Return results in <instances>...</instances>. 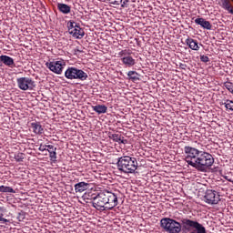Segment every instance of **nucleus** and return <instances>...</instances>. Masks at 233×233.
<instances>
[{
  "label": "nucleus",
  "instance_id": "7",
  "mask_svg": "<svg viewBox=\"0 0 233 233\" xmlns=\"http://www.w3.org/2000/svg\"><path fill=\"white\" fill-rule=\"evenodd\" d=\"M46 66L51 71L54 72V74H62L63 73V68L66 66V63L65 60L60 59V60H53L51 62L46 63Z\"/></svg>",
  "mask_w": 233,
  "mask_h": 233
},
{
  "label": "nucleus",
  "instance_id": "17",
  "mask_svg": "<svg viewBox=\"0 0 233 233\" xmlns=\"http://www.w3.org/2000/svg\"><path fill=\"white\" fill-rule=\"evenodd\" d=\"M56 6H57V10H59L61 14H65V15L70 14L72 10V7L70 5L63 3H58Z\"/></svg>",
  "mask_w": 233,
  "mask_h": 233
},
{
  "label": "nucleus",
  "instance_id": "25",
  "mask_svg": "<svg viewBox=\"0 0 233 233\" xmlns=\"http://www.w3.org/2000/svg\"><path fill=\"white\" fill-rule=\"evenodd\" d=\"M224 105H225L227 110H231V112H233V101L232 100H226Z\"/></svg>",
  "mask_w": 233,
  "mask_h": 233
},
{
  "label": "nucleus",
  "instance_id": "22",
  "mask_svg": "<svg viewBox=\"0 0 233 233\" xmlns=\"http://www.w3.org/2000/svg\"><path fill=\"white\" fill-rule=\"evenodd\" d=\"M48 152L51 161H53V163H56V161H57V153L56 152V150H48Z\"/></svg>",
  "mask_w": 233,
  "mask_h": 233
},
{
  "label": "nucleus",
  "instance_id": "8",
  "mask_svg": "<svg viewBox=\"0 0 233 233\" xmlns=\"http://www.w3.org/2000/svg\"><path fill=\"white\" fill-rule=\"evenodd\" d=\"M17 86L20 90H32L35 88V82L30 77H20L16 79Z\"/></svg>",
  "mask_w": 233,
  "mask_h": 233
},
{
  "label": "nucleus",
  "instance_id": "1",
  "mask_svg": "<svg viewBox=\"0 0 233 233\" xmlns=\"http://www.w3.org/2000/svg\"><path fill=\"white\" fill-rule=\"evenodd\" d=\"M186 154V163L196 168L198 172H208L214 165V157L206 151H200L198 148L186 146L184 147Z\"/></svg>",
  "mask_w": 233,
  "mask_h": 233
},
{
  "label": "nucleus",
  "instance_id": "2",
  "mask_svg": "<svg viewBox=\"0 0 233 233\" xmlns=\"http://www.w3.org/2000/svg\"><path fill=\"white\" fill-rule=\"evenodd\" d=\"M117 195L110 191H102L93 197V207L96 210H112L117 207Z\"/></svg>",
  "mask_w": 233,
  "mask_h": 233
},
{
  "label": "nucleus",
  "instance_id": "11",
  "mask_svg": "<svg viewBox=\"0 0 233 233\" xmlns=\"http://www.w3.org/2000/svg\"><path fill=\"white\" fill-rule=\"evenodd\" d=\"M195 23L201 26V28H204V30H212V24L203 17L196 18Z\"/></svg>",
  "mask_w": 233,
  "mask_h": 233
},
{
  "label": "nucleus",
  "instance_id": "16",
  "mask_svg": "<svg viewBox=\"0 0 233 233\" xmlns=\"http://www.w3.org/2000/svg\"><path fill=\"white\" fill-rule=\"evenodd\" d=\"M233 0H221V6L224 10H227L229 14L233 15Z\"/></svg>",
  "mask_w": 233,
  "mask_h": 233
},
{
  "label": "nucleus",
  "instance_id": "15",
  "mask_svg": "<svg viewBox=\"0 0 233 233\" xmlns=\"http://www.w3.org/2000/svg\"><path fill=\"white\" fill-rule=\"evenodd\" d=\"M90 188V184L86 182H79L75 185V191L79 194L85 192V190H88Z\"/></svg>",
  "mask_w": 233,
  "mask_h": 233
},
{
  "label": "nucleus",
  "instance_id": "33",
  "mask_svg": "<svg viewBox=\"0 0 233 233\" xmlns=\"http://www.w3.org/2000/svg\"><path fill=\"white\" fill-rule=\"evenodd\" d=\"M38 150H40V152H45V150H46V146L41 145V146L39 147Z\"/></svg>",
  "mask_w": 233,
  "mask_h": 233
},
{
  "label": "nucleus",
  "instance_id": "5",
  "mask_svg": "<svg viewBox=\"0 0 233 233\" xmlns=\"http://www.w3.org/2000/svg\"><path fill=\"white\" fill-rule=\"evenodd\" d=\"M65 77L70 80L77 79L78 81H86V79H88V74L82 69L70 66L66 70Z\"/></svg>",
  "mask_w": 233,
  "mask_h": 233
},
{
  "label": "nucleus",
  "instance_id": "19",
  "mask_svg": "<svg viewBox=\"0 0 233 233\" xmlns=\"http://www.w3.org/2000/svg\"><path fill=\"white\" fill-rule=\"evenodd\" d=\"M92 108L96 114H106V110H108V107L105 105L93 106Z\"/></svg>",
  "mask_w": 233,
  "mask_h": 233
},
{
  "label": "nucleus",
  "instance_id": "3",
  "mask_svg": "<svg viewBox=\"0 0 233 233\" xmlns=\"http://www.w3.org/2000/svg\"><path fill=\"white\" fill-rule=\"evenodd\" d=\"M116 167L124 174H134L137 170V159L128 156L120 157L117 159Z\"/></svg>",
  "mask_w": 233,
  "mask_h": 233
},
{
  "label": "nucleus",
  "instance_id": "6",
  "mask_svg": "<svg viewBox=\"0 0 233 233\" xmlns=\"http://www.w3.org/2000/svg\"><path fill=\"white\" fill-rule=\"evenodd\" d=\"M118 57H121V61L125 66L128 68L134 66L136 65V59L132 57V50L130 49H124L118 53Z\"/></svg>",
  "mask_w": 233,
  "mask_h": 233
},
{
  "label": "nucleus",
  "instance_id": "20",
  "mask_svg": "<svg viewBox=\"0 0 233 233\" xmlns=\"http://www.w3.org/2000/svg\"><path fill=\"white\" fill-rule=\"evenodd\" d=\"M138 74L136 71H129L127 73V76L131 81H139V77H137Z\"/></svg>",
  "mask_w": 233,
  "mask_h": 233
},
{
  "label": "nucleus",
  "instance_id": "18",
  "mask_svg": "<svg viewBox=\"0 0 233 233\" xmlns=\"http://www.w3.org/2000/svg\"><path fill=\"white\" fill-rule=\"evenodd\" d=\"M186 45L191 49V50H199V45L198 43V40H195L193 38L188 37L186 40Z\"/></svg>",
  "mask_w": 233,
  "mask_h": 233
},
{
  "label": "nucleus",
  "instance_id": "30",
  "mask_svg": "<svg viewBox=\"0 0 233 233\" xmlns=\"http://www.w3.org/2000/svg\"><path fill=\"white\" fill-rule=\"evenodd\" d=\"M118 143H122V145H127L128 143V140L125 139V137H120V140Z\"/></svg>",
  "mask_w": 233,
  "mask_h": 233
},
{
  "label": "nucleus",
  "instance_id": "14",
  "mask_svg": "<svg viewBox=\"0 0 233 233\" xmlns=\"http://www.w3.org/2000/svg\"><path fill=\"white\" fill-rule=\"evenodd\" d=\"M31 128L34 134H36L37 136H41L42 134H45V128H43V126H41L40 122L31 123Z\"/></svg>",
  "mask_w": 233,
  "mask_h": 233
},
{
  "label": "nucleus",
  "instance_id": "12",
  "mask_svg": "<svg viewBox=\"0 0 233 233\" xmlns=\"http://www.w3.org/2000/svg\"><path fill=\"white\" fill-rule=\"evenodd\" d=\"M0 63H3L5 66H8L9 68H14V66H15V62H14V58L6 55H2L0 56Z\"/></svg>",
  "mask_w": 233,
  "mask_h": 233
},
{
  "label": "nucleus",
  "instance_id": "26",
  "mask_svg": "<svg viewBox=\"0 0 233 233\" xmlns=\"http://www.w3.org/2000/svg\"><path fill=\"white\" fill-rule=\"evenodd\" d=\"M15 159L17 163H21V161H23V159H25V154L18 153L17 155L15 156Z\"/></svg>",
  "mask_w": 233,
  "mask_h": 233
},
{
  "label": "nucleus",
  "instance_id": "4",
  "mask_svg": "<svg viewBox=\"0 0 233 233\" xmlns=\"http://www.w3.org/2000/svg\"><path fill=\"white\" fill-rule=\"evenodd\" d=\"M160 227L167 233H181L182 230L181 222L170 218H162L160 220Z\"/></svg>",
  "mask_w": 233,
  "mask_h": 233
},
{
  "label": "nucleus",
  "instance_id": "9",
  "mask_svg": "<svg viewBox=\"0 0 233 233\" xmlns=\"http://www.w3.org/2000/svg\"><path fill=\"white\" fill-rule=\"evenodd\" d=\"M204 198L209 205H218L219 203V194L216 190L208 189Z\"/></svg>",
  "mask_w": 233,
  "mask_h": 233
},
{
  "label": "nucleus",
  "instance_id": "32",
  "mask_svg": "<svg viewBox=\"0 0 233 233\" xmlns=\"http://www.w3.org/2000/svg\"><path fill=\"white\" fill-rule=\"evenodd\" d=\"M3 214H0V221H2L3 223H8V219L3 218Z\"/></svg>",
  "mask_w": 233,
  "mask_h": 233
},
{
  "label": "nucleus",
  "instance_id": "10",
  "mask_svg": "<svg viewBox=\"0 0 233 233\" xmlns=\"http://www.w3.org/2000/svg\"><path fill=\"white\" fill-rule=\"evenodd\" d=\"M180 223L184 232L191 233L192 230H194V227L196 226V223H198V221L192 220L190 218H181Z\"/></svg>",
  "mask_w": 233,
  "mask_h": 233
},
{
  "label": "nucleus",
  "instance_id": "21",
  "mask_svg": "<svg viewBox=\"0 0 233 233\" xmlns=\"http://www.w3.org/2000/svg\"><path fill=\"white\" fill-rule=\"evenodd\" d=\"M128 3L129 0H115L114 2H112V5H121L122 8H127Z\"/></svg>",
  "mask_w": 233,
  "mask_h": 233
},
{
  "label": "nucleus",
  "instance_id": "24",
  "mask_svg": "<svg viewBox=\"0 0 233 233\" xmlns=\"http://www.w3.org/2000/svg\"><path fill=\"white\" fill-rule=\"evenodd\" d=\"M0 192H10L11 194H15L14 188L5 186H0Z\"/></svg>",
  "mask_w": 233,
  "mask_h": 233
},
{
  "label": "nucleus",
  "instance_id": "13",
  "mask_svg": "<svg viewBox=\"0 0 233 233\" xmlns=\"http://www.w3.org/2000/svg\"><path fill=\"white\" fill-rule=\"evenodd\" d=\"M70 35L76 39H83V37H85V30L77 25L76 27L70 32Z\"/></svg>",
  "mask_w": 233,
  "mask_h": 233
},
{
  "label": "nucleus",
  "instance_id": "34",
  "mask_svg": "<svg viewBox=\"0 0 233 233\" xmlns=\"http://www.w3.org/2000/svg\"><path fill=\"white\" fill-rule=\"evenodd\" d=\"M179 66H180V68H181L182 70H186V68H187V64H180Z\"/></svg>",
  "mask_w": 233,
  "mask_h": 233
},
{
  "label": "nucleus",
  "instance_id": "27",
  "mask_svg": "<svg viewBox=\"0 0 233 233\" xmlns=\"http://www.w3.org/2000/svg\"><path fill=\"white\" fill-rule=\"evenodd\" d=\"M225 88L230 92L233 89V83L232 82H226L224 83Z\"/></svg>",
  "mask_w": 233,
  "mask_h": 233
},
{
  "label": "nucleus",
  "instance_id": "23",
  "mask_svg": "<svg viewBox=\"0 0 233 233\" xmlns=\"http://www.w3.org/2000/svg\"><path fill=\"white\" fill-rule=\"evenodd\" d=\"M77 23L70 20L67 22V28H68V32L69 34L76 27Z\"/></svg>",
  "mask_w": 233,
  "mask_h": 233
},
{
  "label": "nucleus",
  "instance_id": "31",
  "mask_svg": "<svg viewBox=\"0 0 233 233\" xmlns=\"http://www.w3.org/2000/svg\"><path fill=\"white\" fill-rule=\"evenodd\" d=\"M46 147L48 148L47 152H48V150H57V148L54 147V146H52V145H47V146H46Z\"/></svg>",
  "mask_w": 233,
  "mask_h": 233
},
{
  "label": "nucleus",
  "instance_id": "29",
  "mask_svg": "<svg viewBox=\"0 0 233 233\" xmlns=\"http://www.w3.org/2000/svg\"><path fill=\"white\" fill-rule=\"evenodd\" d=\"M200 61L202 63H208V61H210V59L208 58V56L202 55V56H200Z\"/></svg>",
  "mask_w": 233,
  "mask_h": 233
},
{
  "label": "nucleus",
  "instance_id": "28",
  "mask_svg": "<svg viewBox=\"0 0 233 233\" xmlns=\"http://www.w3.org/2000/svg\"><path fill=\"white\" fill-rule=\"evenodd\" d=\"M112 139L113 141H116V143H119V141H121V135L113 134Z\"/></svg>",
  "mask_w": 233,
  "mask_h": 233
}]
</instances>
